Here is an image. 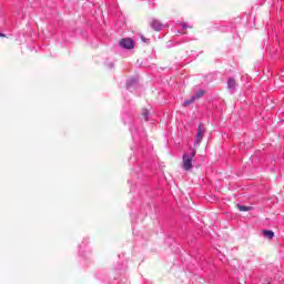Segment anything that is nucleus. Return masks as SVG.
<instances>
[{
	"mask_svg": "<svg viewBox=\"0 0 284 284\" xmlns=\"http://www.w3.org/2000/svg\"><path fill=\"white\" fill-rule=\"evenodd\" d=\"M196 156V150L192 151L191 155L190 153H184L182 156V168L190 172V169L192 168V160Z\"/></svg>",
	"mask_w": 284,
	"mask_h": 284,
	"instance_id": "1",
	"label": "nucleus"
},
{
	"mask_svg": "<svg viewBox=\"0 0 284 284\" xmlns=\"http://www.w3.org/2000/svg\"><path fill=\"white\" fill-rule=\"evenodd\" d=\"M121 48L125 50H132L134 48V40L132 38H124L120 40Z\"/></svg>",
	"mask_w": 284,
	"mask_h": 284,
	"instance_id": "2",
	"label": "nucleus"
},
{
	"mask_svg": "<svg viewBox=\"0 0 284 284\" xmlns=\"http://www.w3.org/2000/svg\"><path fill=\"white\" fill-rule=\"evenodd\" d=\"M205 135V126L203 124H200L197 126V134L195 138V145H201V141H203V136Z\"/></svg>",
	"mask_w": 284,
	"mask_h": 284,
	"instance_id": "3",
	"label": "nucleus"
},
{
	"mask_svg": "<svg viewBox=\"0 0 284 284\" xmlns=\"http://www.w3.org/2000/svg\"><path fill=\"white\" fill-rule=\"evenodd\" d=\"M151 28H152L153 30H155V32H161V28H162L161 22L158 21V20H153V21L151 22Z\"/></svg>",
	"mask_w": 284,
	"mask_h": 284,
	"instance_id": "4",
	"label": "nucleus"
},
{
	"mask_svg": "<svg viewBox=\"0 0 284 284\" xmlns=\"http://www.w3.org/2000/svg\"><path fill=\"white\" fill-rule=\"evenodd\" d=\"M227 89L229 90H236V80L234 78H229Z\"/></svg>",
	"mask_w": 284,
	"mask_h": 284,
	"instance_id": "5",
	"label": "nucleus"
},
{
	"mask_svg": "<svg viewBox=\"0 0 284 284\" xmlns=\"http://www.w3.org/2000/svg\"><path fill=\"white\" fill-rule=\"evenodd\" d=\"M262 234L265 239H268V240L274 239V233L272 231H262Z\"/></svg>",
	"mask_w": 284,
	"mask_h": 284,
	"instance_id": "6",
	"label": "nucleus"
},
{
	"mask_svg": "<svg viewBox=\"0 0 284 284\" xmlns=\"http://www.w3.org/2000/svg\"><path fill=\"white\" fill-rule=\"evenodd\" d=\"M236 207H237V210H240V212H250V210H252L251 206H245V205H241V204H237Z\"/></svg>",
	"mask_w": 284,
	"mask_h": 284,
	"instance_id": "7",
	"label": "nucleus"
},
{
	"mask_svg": "<svg viewBox=\"0 0 284 284\" xmlns=\"http://www.w3.org/2000/svg\"><path fill=\"white\" fill-rule=\"evenodd\" d=\"M205 94V91L200 90L197 93H195V95H193V99H201V97H203Z\"/></svg>",
	"mask_w": 284,
	"mask_h": 284,
	"instance_id": "8",
	"label": "nucleus"
},
{
	"mask_svg": "<svg viewBox=\"0 0 284 284\" xmlns=\"http://www.w3.org/2000/svg\"><path fill=\"white\" fill-rule=\"evenodd\" d=\"M194 101H196L194 97H192L191 99L184 101V103H183L184 108L187 106V105H191V103H193Z\"/></svg>",
	"mask_w": 284,
	"mask_h": 284,
	"instance_id": "9",
	"label": "nucleus"
},
{
	"mask_svg": "<svg viewBox=\"0 0 284 284\" xmlns=\"http://www.w3.org/2000/svg\"><path fill=\"white\" fill-rule=\"evenodd\" d=\"M142 116H143L144 121H148V116H150V112L146 109H143Z\"/></svg>",
	"mask_w": 284,
	"mask_h": 284,
	"instance_id": "10",
	"label": "nucleus"
},
{
	"mask_svg": "<svg viewBox=\"0 0 284 284\" xmlns=\"http://www.w3.org/2000/svg\"><path fill=\"white\" fill-rule=\"evenodd\" d=\"M142 41H144V43L148 41V39H145L144 37H141Z\"/></svg>",
	"mask_w": 284,
	"mask_h": 284,
	"instance_id": "11",
	"label": "nucleus"
},
{
	"mask_svg": "<svg viewBox=\"0 0 284 284\" xmlns=\"http://www.w3.org/2000/svg\"><path fill=\"white\" fill-rule=\"evenodd\" d=\"M0 37H4L3 33H0Z\"/></svg>",
	"mask_w": 284,
	"mask_h": 284,
	"instance_id": "12",
	"label": "nucleus"
}]
</instances>
